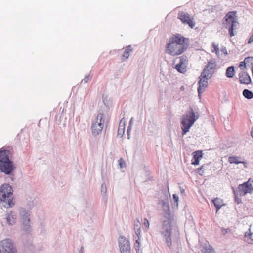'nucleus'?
<instances>
[{"mask_svg": "<svg viewBox=\"0 0 253 253\" xmlns=\"http://www.w3.org/2000/svg\"><path fill=\"white\" fill-rule=\"evenodd\" d=\"M132 119H133V118H132L130 119V123H131V122L132 121Z\"/></svg>", "mask_w": 253, "mask_h": 253, "instance_id": "obj_38", "label": "nucleus"}, {"mask_svg": "<svg viewBox=\"0 0 253 253\" xmlns=\"http://www.w3.org/2000/svg\"><path fill=\"white\" fill-rule=\"evenodd\" d=\"M210 79V78H208L206 76H204L202 74H200L199 76V81L198 82V95L200 96V94L204 92L205 89L207 87L208 85V80Z\"/></svg>", "mask_w": 253, "mask_h": 253, "instance_id": "obj_13", "label": "nucleus"}, {"mask_svg": "<svg viewBox=\"0 0 253 253\" xmlns=\"http://www.w3.org/2000/svg\"><path fill=\"white\" fill-rule=\"evenodd\" d=\"M193 158L192 160V164L198 165L199 164V161L203 156L202 151H196L192 153Z\"/></svg>", "mask_w": 253, "mask_h": 253, "instance_id": "obj_16", "label": "nucleus"}, {"mask_svg": "<svg viewBox=\"0 0 253 253\" xmlns=\"http://www.w3.org/2000/svg\"><path fill=\"white\" fill-rule=\"evenodd\" d=\"M202 253H215V251L211 245L208 243L203 246L201 250Z\"/></svg>", "mask_w": 253, "mask_h": 253, "instance_id": "obj_20", "label": "nucleus"}, {"mask_svg": "<svg viewBox=\"0 0 253 253\" xmlns=\"http://www.w3.org/2000/svg\"><path fill=\"white\" fill-rule=\"evenodd\" d=\"M175 68L180 73H184L186 72V69L184 65L178 64L176 65Z\"/></svg>", "mask_w": 253, "mask_h": 253, "instance_id": "obj_27", "label": "nucleus"}, {"mask_svg": "<svg viewBox=\"0 0 253 253\" xmlns=\"http://www.w3.org/2000/svg\"><path fill=\"white\" fill-rule=\"evenodd\" d=\"M208 165H203L200 167H199L198 169V173L200 175H203L204 174V171L207 169Z\"/></svg>", "mask_w": 253, "mask_h": 253, "instance_id": "obj_28", "label": "nucleus"}, {"mask_svg": "<svg viewBox=\"0 0 253 253\" xmlns=\"http://www.w3.org/2000/svg\"><path fill=\"white\" fill-rule=\"evenodd\" d=\"M173 199L175 200V202H177L178 201V197L177 196V195L176 194H173Z\"/></svg>", "mask_w": 253, "mask_h": 253, "instance_id": "obj_35", "label": "nucleus"}, {"mask_svg": "<svg viewBox=\"0 0 253 253\" xmlns=\"http://www.w3.org/2000/svg\"><path fill=\"white\" fill-rule=\"evenodd\" d=\"M7 223L10 225H12L15 222V217L12 212L8 213L6 217Z\"/></svg>", "mask_w": 253, "mask_h": 253, "instance_id": "obj_22", "label": "nucleus"}, {"mask_svg": "<svg viewBox=\"0 0 253 253\" xmlns=\"http://www.w3.org/2000/svg\"><path fill=\"white\" fill-rule=\"evenodd\" d=\"M132 51V48H131V46H128L126 47L125 51L123 53L122 55V57L123 58H125L126 59H127L128 58V57L130 56V53Z\"/></svg>", "mask_w": 253, "mask_h": 253, "instance_id": "obj_25", "label": "nucleus"}, {"mask_svg": "<svg viewBox=\"0 0 253 253\" xmlns=\"http://www.w3.org/2000/svg\"><path fill=\"white\" fill-rule=\"evenodd\" d=\"M119 165L120 168H123L125 166V162L123 159L120 158L118 161Z\"/></svg>", "mask_w": 253, "mask_h": 253, "instance_id": "obj_33", "label": "nucleus"}, {"mask_svg": "<svg viewBox=\"0 0 253 253\" xmlns=\"http://www.w3.org/2000/svg\"><path fill=\"white\" fill-rule=\"evenodd\" d=\"M140 222L139 220H137V221L134 223V230L136 235L138 237V239H139V236H140L141 234V229L140 227Z\"/></svg>", "mask_w": 253, "mask_h": 253, "instance_id": "obj_24", "label": "nucleus"}, {"mask_svg": "<svg viewBox=\"0 0 253 253\" xmlns=\"http://www.w3.org/2000/svg\"><path fill=\"white\" fill-rule=\"evenodd\" d=\"M125 119L122 118L119 124L118 134L120 136H123L125 132Z\"/></svg>", "mask_w": 253, "mask_h": 253, "instance_id": "obj_19", "label": "nucleus"}, {"mask_svg": "<svg viewBox=\"0 0 253 253\" xmlns=\"http://www.w3.org/2000/svg\"><path fill=\"white\" fill-rule=\"evenodd\" d=\"M242 158L240 157L235 156H231L229 157L228 158V162L230 164H243L244 165L245 167H247V163L243 160H242Z\"/></svg>", "mask_w": 253, "mask_h": 253, "instance_id": "obj_17", "label": "nucleus"}, {"mask_svg": "<svg viewBox=\"0 0 253 253\" xmlns=\"http://www.w3.org/2000/svg\"><path fill=\"white\" fill-rule=\"evenodd\" d=\"M198 118V117L195 115L194 110L192 108H190L189 111L186 112V114L183 115L181 122L183 135H185L189 131L190 128Z\"/></svg>", "mask_w": 253, "mask_h": 253, "instance_id": "obj_5", "label": "nucleus"}, {"mask_svg": "<svg viewBox=\"0 0 253 253\" xmlns=\"http://www.w3.org/2000/svg\"><path fill=\"white\" fill-rule=\"evenodd\" d=\"M9 150H0V170L6 174H9L14 169L12 161L9 159Z\"/></svg>", "mask_w": 253, "mask_h": 253, "instance_id": "obj_3", "label": "nucleus"}, {"mask_svg": "<svg viewBox=\"0 0 253 253\" xmlns=\"http://www.w3.org/2000/svg\"><path fill=\"white\" fill-rule=\"evenodd\" d=\"M235 71L233 66L228 67L226 71V76L229 78H233L235 75Z\"/></svg>", "mask_w": 253, "mask_h": 253, "instance_id": "obj_23", "label": "nucleus"}, {"mask_svg": "<svg viewBox=\"0 0 253 253\" xmlns=\"http://www.w3.org/2000/svg\"><path fill=\"white\" fill-rule=\"evenodd\" d=\"M211 51L212 52H215L217 56H219V50L218 47V45L216 44L215 43H212L211 45Z\"/></svg>", "mask_w": 253, "mask_h": 253, "instance_id": "obj_29", "label": "nucleus"}, {"mask_svg": "<svg viewBox=\"0 0 253 253\" xmlns=\"http://www.w3.org/2000/svg\"><path fill=\"white\" fill-rule=\"evenodd\" d=\"M243 96L248 99H251L252 98H253V92L248 90V89H244L243 91Z\"/></svg>", "mask_w": 253, "mask_h": 253, "instance_id": "obj_26", "label": "nucleus"}, {"mask_svg": "<svg viewBox=\"0 0 253 253\" xmlns=\"http://www.w3.org/2000/svg\"><path fill=\"white\" fill-rule=\"evenodd\" d=\"M178 18L182 23L187 24L191 28H193L195 26L194 16L189 15L187 13L183 11L179 12Z\"/></svg>", "mask_w": 253, "mask_h": 253, "instance_id": "obj_10", "label": "nucleus"}, {"mask_svg": "<svg viewBox=\"0 0 253 253\" xmlns=\"http://www.w3.org/2000/svg\"><path fill=\"white\" fill-rule=\"evenodd\" d=\"M225 25L226 28H228L229 34L230 37L234 36V30H236L238 22L236 18V12H229L225 16Z\"/></svg>", "mask_w": 253, "mask_h": 253, "instance_id": "obj_6", "label": "nucleus"}, {"mask_svg": "<svg viewBox=\"0 0 253 253\" xmlns=\"http://www.w3.org/2000/svg\"><path fill=\"white\" fill-rule=\"evenodd\" d=\"M253 182V180L250 178L247 182L239 184L237 189L234 191L235 201L237 204L242 202V196H244L248 193L252 194L253 193V185L252 184Z\"/></svg>", "mask_w": 253, "mask_h": 253, "instance_id": "obj_4", "label": "nucleus"}, {"mask_svg": "<svg viewBox=\"0 0 253 253\" xmlns=\"http://www.w3.org/2000/svg\"><path fill=\"white\" fill-rule=\"evenodd\" d=\"M186 61H187L186 58L182 56L180 58V62L179 64L184 65L185 63L186 62Z\"/></svg>", "mask_w": 253, "mask_h": 253, "instance_id": "obj_34", "label": "nucleus"}, {"mask_svg": "<svg viewBox=\"0 0 253 253\" xmlns=\"http://www.w3.org/2000/svg\"><path fill=\"white\" fill-rule=\"evenodd\" d=\"M118 241L121 253H131L130 243L127 239L123 236L120 237Z\"/></svg>", "mask_w": 253, "mask_h": 253, "instance_id": "obj_12", "label": "nucleus"}, {"mask_svg": "<svg viewBox=\"0 0 253 253\" xmlns=\"http://www.w3.org/2000/svg\"><path fill=\"white\" fill-rule=\"evenodd\" d=\"M143 225L144 226L146 230H147L149 227V222L146 218H144L143 222Z\"/></svg>", "mask_w": 253, "mask_h": 253, "instance_id": "obj_30", "label": "nucleus"}, {"mask_svg": "<svg viewBox=\"0 0 253 253\" xmlns=\"http://www.w3.org/2000/svg\"><path fill=\"white\" fill-rule=\"evenodd\" d=\"M189 39L179 34L170 37L166 45L165 51L172 56H176L182 54L186 49Z\"/></svg>", "mask_w": 253, "mask_h": 253, "instance_id": "obj_1", "label": "nucleus"}, {"mask_svg": "<svg viewBox=\"0 0 253 253\" xmlns=\"http://www.w3.org/2000/svg\"><path fill=\"white\" fill-rule=\"evenodd\" d=\"M239 79L241 84H248L251 82L250 76L244 71H242L239 73Z\"/></svg>", "mask_w": 253, "mask_h": 253, "instance_id": "obj_15", "label": "nucleus"}, {"mask_svg": "<svg viewBox=\"0 0 253 253\" xmlns=\"http://www.w3.org/2000/svg\"><path fill=\"white\" fill-rule=\"evenodd\" d=\"M239 67L241 70H245L248 68L253 67V57H248L245 58L243 61L240 63Z\"/></svg>", "mask_w": 253, "mask_h": 253, "instance_id": "obj_14", "label": "nucleus"}, {"mask_svg": "<svg viewBox=\"0 0 253 253\" xmlns=\"http://www.w3.org/2000/svg\"><path fill=\"white\" fill-rule=\"evenodd\" d=\"M221 51L225 54H227V50L226 49V48L224 47L223 48H222L221 49Z\"/></svg>", "mask_w": 253, "mask_h": 253, "instance_id": "obj_36", "label": "nucleus"}, {"mask_svg": "<svg viewBox=\"0 0 253 253\" xmlns=\"http://www.w3.org/2000/svg\"><path fill=\"white\" fill-rule=\"evenodd\" d=\"M212 202L216 208V212H217L219 209L223 205V200L219 198H216L212 200Z\"/></svg>", "mask_w": 253, "mask_h": 253, "instance_id": "obj_21", "label": "nucleus"}, {"mask_svg": "<svg viewBox=\"0 0 253 253\" xmlns=\"http://www.w3.org/2000/svg\"><path fill=\"white\" fill-rule=\"evenodd\" d=\"M104 114L100 112L92 122L91 131L94 136H97L102 132L104 125Z\"/></svg>", "mask_w": 253, "mask_h": 253, "instance_id": "obj_7", "label": "nucleus"}, {"mask_svg": "<svg viewBox=\"0 0 253 253\" xmlns=\"http://www.w3.org/2000/svg\"><path fill=\"white\" fill-rule=\"evenodd\" d=\"M217 66L216 62L214 60H210L201 74L204 75V76L211 78L217 69Z\"/></svg>", "mask_w": 253, "mask_h": 253, "instance_id": "obj_9", "label": "nucleus"}, {"mask_svg": "<svg viewBox=\"0 0 253 253\" xmlns=\"http://www.w3.org/2000/svg\"><path fill=\"white\" fill-rule=\"evenodd\" d=\"M168 210L166 211L164 214V220L163 224V228L164 229V231L162 232V234L164 235L166 243L169 247H170L172 246V240H171V222L173 219V216L171 215L169 207L167 206Z\"/></svg>", "mask_w": 253, "mask_h": 253, "instance_id": "obj_2", "label": "nucleus"}, {"mask_svg": "<svg viewBox=\"0 0 253 253\" xmlns=\"http://www.w3.org/2000/svg\"><path fill=\"white\" fill-rule=\"evenodd\" d=\"M244 239L245 242L249 244H253V231L250 227L249 229L245 234Z\"/></svg>", "mask_w": 253, "mask_h": 253, "instance_id": "obj_18", "label": "nucleus"}, {"mask_svg": "<svg viewBox=\"0 0 253 253\" xmlns=\"http://www.w3.org/2000/svg\"><path fill=\"white\" fill-rule=\"evenodd\" d=\"M15 250L9 239L4 240L0 242V253H15Z\"/></svg>", "mask_w": 253, "mask_h": 253, "instance_id": "obj_11", "label": "nucleus"}, {"mask_svg": "<svg viewBox=\"0 0 253 253\" xmlns=\"http://www.w3.org/2000/svg\"><path fill=\"white\" fill-rule=\"evenodd\" d=\"M30 222V219L29 218L28 216H25L23 217V224H25V225H27V224H28Z\"/></svg>", "mask_w": 253, "mask_h": 253, "instance_id": "obj_32", "label": "nucleus"}, {"mask_svg": "<svg viewBox=\"0 0 253 253\" xmlns=\"http://www.w3.org/2000/svg\"><path fill=\"white\" fill-rule=\"evenodd\" d=\"M12 187L9 184H4L0 191V200L7 203L9 206L13 205Z\"/></svg>", "mask_w": 253, "mask_h": 253, "instance_id": "obj_8", "label": "nucleus"}, {"mask_svg": "<svg viewBox=\"0 0 253 253\" xmlns=\"http://www.w3.org/2000/svg\"><path fill=\"white\" fill-rule=\"evenodd\" d=\"M137 238H138V237H137ZM140 236H139V239H138V238H137V239L136 240L135 243H134V247L136 250H139V246H140L139 240H140Z\"/></svg>", "mask_w": 253, "mask_h": 253, "instance_id": "obj_31", "label": "nucleus"}, {"mask_svg": "<svg viewBox=\"0 0 253 253\" xmlns=\"http://www.w3.org/2000/svg\"><path fill=\"white\" fill-rule=\"evenodd\" d=\"M251 136H252L253 138V128H252V130L251 131Z\"/></svg>", "mask_w": 253, "mask_h": 253, "instance_id": "obj_37", "label": "nucleus"}]
</instances>
